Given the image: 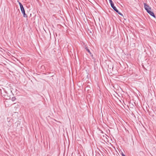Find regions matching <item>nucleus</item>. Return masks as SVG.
I'll return each mask as SVG.
<instances>
[{
    "instance_id": "nucleus-1",
    "label": "nucleus",
    "mask_w": 156,
    "mask_h": 156,
    "mask_svg": "<svg viewBox=\"0 0 156 156\" xmlns=\"http://www.w3.org/2000/svg\"><path fill=\"white\" fill-rule=\"evenodd\" d=\"M112 8L114 9V10L118 14L121 16H122V14L121 13L119 10L117 9L114 6V4L111 5Z\"/></svg>"
},
{
    "instance_id": "nucleus-2",
    "label": "nucleus",
    "mask_w": 156,
    "mask_h": 156,
    "mask_svg": "<svg viewBox=\"0 0 156 156\" xmlns=\"http://www.w3.org/2000/svg\"><path fill=\"white\" fill-rule=\"evenodd\" d=\"M20 8L21 12L23 15V17L26 18L27 17V16L25 13V11L23 6L20 7Z\"/></svg>"
},
{
    "instance_id": "nucleus-3",
    "label": "nucleus",
    "mask_w": 156,
    "mask_h": 156,
    "mask_svg": "<svg viewBox=\"0 0 156 156\" xmlns=\"http://www.w3.org/2000/svg\"><path fill=\"white\" fill-rule=\"evenodd\" d=\"M144 7L145 10L146 11H147L149 10H151V7L148 5L146 3H144Z\"/></svg>"
},
{
    "instance_id": "nucleus-4",
    "label": "nucleus",
    "mask_w": 156,
    "mask_h": 156,
    "mask_svg": "<svg viewBox=\"0 0 156 156\" xmlns=\"http://www.w3.org/2000/svg\"><path fill=\"white\" fill-rule=\"evenodd\" d=\"M148 14H149L151 16H152L154 18H156L155 15L154 13L151 11V10H149L147 12Z\"/></svg>"
},
{
    "instance_id": "nucleus-5",
    "label": "nucleus",
    "mask_w": 156,
    "mask_h": 156,
    "mask_svg": "<svg viewBox=\"0 0 156 156\" xmlns=\"http://www.w3.org/2000/svg\"><path fill=\"white\" fill-rule=\"evenodd\" d=\"M85 49L86 50V51L90 54H91V53L90 52V51L89 49L87 47H86L85 48Z\"/></svg>"
},
{
    "instance_id": "nucleus-6",
    "label": "nucleus",
    "mask_w": 156,
    "mask_h": 156,
    "mask_svg": "<svg viewBox=\"0 0 156 156\" xmlns=\"http://www.w3.org/2000/svg\"><path fill=\"white\" fill-rule=\"evenodd\" d=\"M109 2V3L111 5H112V4H114V3L112 2V0H108Z\"/></svg>"
},
{
    "instance_id": "nucleus-7",
    "label": "nucleus",
    "mask_w": 156,
    "mask_h": 156,
    "mask_svg": "<svg viewBox=\"0 0 156 156\" xmlns=\"http://www.w3.org/2000/svg\"><path fill=\"white\" fill-rule=\"evenodd\" d=\"M16 100V98L14 97H12L11 98V100L13 101H14Z\"/></svg>"
},
{
    "instance_id": "nucleus-8",
    "label": "nucleus",
    "mask_w": 156,
    "mask_h": 156,
    "mask_svg": "<svg viewBox=\"0 0 156 156\" xmlns=\"http://www.w3.org/2000/svg\"><path fill=\"white\" fill-rule=\"evenodd\" d=\"M19 4L20 5V7L23 6V5L20 2H19Z\"/></svg>"
},
{
    "instance_id": "nucleus-9",
    "label": "nucleus",
    "mask_w": 156,
    "mask_h": 156,
    "mask_svg": "<svg viewBox=\"0 0 156 156\" xmlns=\"http://www.w3.org/2000/svg\"><path fill=\"white\" fill-rule=\"evenodd\" d=\"M122 156H126L123 153H122Z\"/></svg>"
}]
</instances>
